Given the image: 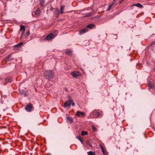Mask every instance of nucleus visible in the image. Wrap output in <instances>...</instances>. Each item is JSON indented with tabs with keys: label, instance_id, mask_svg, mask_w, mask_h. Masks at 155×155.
Masks as SVG:
<instances>
[{
	"label": "nucleus",
	"instance_id": "nucleus-8",
	"mask_svg": "<svg viewBox=\"0 0 155 155\" xmlns=\"http://www.w3.org/2000/svg\"><path fill=\"white\" fill-rule=\"evenodd\" d=\"M65 6L64 5H62L60 8V14H63L64 12V10L65 8Z\"/></svg>",
	"mask_w": 155,
	"mask_h": 155
},
{
	"label": "nucleus",
	"instance_id": "nucleus-29",
	"mask_svg": "<svg viewBox=\"0 0 155 155\" xmlns=\"http://www.w3.org/2000/svg\"><path fill=\"white\" fill-rule=\"evenodd\" d=\"M19 91H20V94L21 95H23V94L25 92H24V91H21V90L20 89L19 90Z\"/></svg>",
	"mask_w": 155,
	"mask_h": 155
},
{
	"label": "nucleus",
	"instance_id": "nucleus-31",
	"mask_svg": "<svg viewBox=\"0 0 155 155\" xmlns=\"http://www.w3.org/2000/svg\"><path fill=\"white\" fill-rule=\"evenodd\" d=\"M29 35H30L29 31H27L26 32V35L27 36H28Z\"/></svg>",
	"mask_w": 155,
	"mask_h": 155
},
{
	"label": "nucleus",
	"instance_id": "nucleus-13",
	"mask_svg": "<svg viewBox=\"0 0 155 155\" xmlns=\"http://www.w3.org/2000/svg\"><path fill=\"white\" fill-rule=\"evenodd\" d=\"M20 31H22L23 32H25V27L24 25H21L20 29Z\"/></svg>",
	"mask_w": 155,
	"mask_h": 155
},
{
	"label": "nucleus",
	"instance_id": "nucleus-7",
	"mask_svg": "<svg viewBox=\"0 0 155 155\" xmlns=\"http://www.w3.org/2000/svg\"><path fill=\"white\" fill-rule=\"evenodd\" d=\"M32 108V105L31 104H28L26 107L25 109L26 111L28 112L31 111Z\"/></svg>",
	"mask_w": 155,
	"mask_h": 155
},
{
	"label": "nucleus",
	"instance_id": "nucleus-16",
	"mask_svg": "<svg viewBox=\"0 0 155 155\" xmlns=\"http://www.w3.org/2000/svg\"><path fill=\"white\" fill-rule=\"evenodd\" d=\"M148 85L149 88L150 89H152L153 88V83L151 82L150 81L148 83Z\"/></svg>",
	"mask_w": 155,
	"mask_h": 155
},
{
	"label": "nucleus",
	"instance_id": "nucleus-6",
	"mask_svg": "<svg viewBox=\"0 0 155 155\" xmlns=\"http://www.w3.org/2000/svg\"><path fill=\"white\" fill-rule=\"evenodd\" d=\"M54 13L55 14L56 17H58L59 16V15L60 14V11L59 8H55L54 9Z\"/></svg>",
	"mask_w": 155,
	"mask_h": 155
},
{
	"label": "nucleus",
	"instance_id": "nucleus-17",
	"mask_svg": "<svg viewBox=\"0 0 155 155\" xmlns=\"http://www.w3.org/2000/svg\"><path fill=\"white\" fill-rule=\"evenodd\" d=\"M100 148L103 154H104L105 153V152L104 148H103V147H102V145L101 144L100 145Z\"/></svg>",
	"mask_w": 155,
	"mask_h": 155
},
{
	"label": "nucleus",
	"instance_id": "nucleus-11",
	"mask_svg": "<svg viewBox=\"0 0 155 155\" xmlns=\"http://www.w3.org/2000/svg\"><path fill=\"white\" fill-rule=\"evenodd\" d=\"M76 115L77 116H80L81 115H84V113L83 112L78 111Z\"/></svg>",
	"mask_w": 155,
	"mask_h": 155
},
{
	"label": "nucleus",
	"instance_id": "nucleus-26",
	"mask_svg": "<svg viewBox=\"0 0 155 155\" xmlns=\"http://www.w3.org/2000/svg\"><path fill=\"white\" fill-rule=\"evenodd\" d=\"M95 115L97 117H100L101 115V114L99 112H95Z\"/></svg>",
	"mask_w": 155,
	"mask_h": 155
},
{
	"label": "nucleus",
	"instance_id": "nucleus-5",
	"mask_svg": "<svg viewBox=\"0 0 155 155\" xmlns=\"http://www.w3.org/2000/svg\"><path fill=\"white\" fill-rule=\"evenodd\" d=\"M71 103V101L69 100L66 101L64 104V107H70Z\"/></svg>",
	"mask_w": 155,
	"mask_h": 155
},
{
	"label": "nucleus",
	"instance_id": "nucleus-1",
	"mask_svg": "<svg viewBox=\"0 0 155 155\" xmlns=\"http://www.w3.org/2000/svg\"><path fill=\"white\" fill-rule=\"evenodd\" d=\"M45 78L48 80H51L54 77V74L51 70L46 71L44 72Z\"/></svg>",
	"mask_w": 155,
	"mask_h": 155
},
{
	"label": "nucleus",
	"instance_id": "nucleus-36",
	"mask_svg": "<svg viewBox=\"0 0 155 155\" xmlns=\"http://www.w3.org/2000/svg\"><path fill=\"white\" fill-rule=\"evenodd\" d=\"M155 44V42H153L151 44V45H153V44Z\"/></svg>",
	"mask_w": 155,
	"mask_h": 155
},
{
	"label": "nucleus",
	"instance_id": "nucleus-38",
	"mask_svg": "<svg viewBox=\"0 0 155 155\" xmlns=\"http://www.w3.org/2000/svg\"><path fill=\"white\" fill-rule=\"evenodd\" d=\"M68 99H69V98H70V96H69V97H68Z\"/></svg>",
	"mask_w": 155,
	"mask_h": 155
},
{
	"label": "nucleus",
	"instance_id": "nucleus-37",
	"mask_svg": "<svg viewBox=\"0 0 155 155\" xmlns=\"http://www.w3.org/2000/svg\"><path fill=\"white\" fill-rule=\"evenodd\" d=\"M57 32V31L56 30H54V32L56 33Z\"/></svg>",
	"mask_w": 155,
	"mask_h": 155
},
{
	"label": "nucleus",
	"instance_id": "nucleus-33",
	"mask_svg": "<svg viewBox=\"0 0 155 155\" xmlns=\"http://www.w3.org/2000/svg\"><path fill=\"white\" fill-rule=\"evenodd\" d=\"M123 1V0H120L119 1V3L120 4Z\"/></svg>",
	"mask_w": 155,
	"mask_h": 155
},
{
	"label": "nucleus",
	"instance_id": "nucleus-22",
	"mask_svg": "<svg viewBox=\"0 0 155 155\" xmlns=\"http://www.w3.org/2000/svg\"><path fill=\"white\" fill-rule=\"evenodd\" d=\"M114 5V4L113 3H112L110 5H109V6H108L107 9V11H109L110 8H111V7Z\"/></svg>",
	"mask_w": 155,
	"mask_h": 155
},
{
	"label": "nucleus",
	"instance_id": "nucleus-18",
	"mask_svg": "<svg viewBox=\"0 0 155 155\" xmlns=\"http://www.w3.org/2000/svg\"><path fill=\"white\" fill-rule=\"evenodd\" d=\"M45 0H40V5L41 6L44 5V4L45 3Z\"/></svg>",
	"mask_w": 155,
	"mask_h": 155
},
{
	"label": "nucleus",
	"instance_id": "nucleus-39",
	"mask_svg": "<svg viewBox=\"0 0 155 155\" xmlns=\"http://www.w3.org/2000/svg\"><path fill=\"white\" fill-rule=\"evenodd\" d=\"M13 59L12 58V59L11 60H13Z\"/></svg>",
	"mask_w": 155,
	"mask_h": 155
},
{
	"label": "nucleus",
	"instance_id": "nucleus-19",
	"mask_svg": "<svg viewBox=\"0 0 155 155\" xmlns=\"http://www.w3.org/2000/svg\"><path fill=\"white\" fill-rule=\"evenodd\" d=\"M88 155H95L94 152L90 151L87 152Z\"/></svg>",
	"mask_w": 155,
	"mask_h": 155
},
{
	"label": "nucleus",
	"instance_id": "nucleus-24",
	"mask_svg": "<svg viewBox=\"0 0 155 155\" xmlns=\"http://www.w3.org/2000/svg\"><path fill=\"white\" fill-rule=\"evenodd\" d=\"M67 119L71 123H72L73 122V119L71 117H67Z\"/></svg>",
	"mask_w": 155,
	"mask_h": 155
},
{
	"label": "nucleus",
	"instance_id": "nucleus-34",
	"mask_svg": "<svg viewBox=\"0 0 155 155\" xmlns=\"http://www.w3.org/2000/svg\"><path fill=\"white\" fill-rule=\"evenodd\" d=\"M25 32H23V31H22V33H21V37L23 35L24 33Z\"/></svg>",
	"mask_w": 155,
	"mask_h": 155
},
{
	"label": "nucleus",
	"instance_id": "nucleus-32",
	"mask_svg": "<svg viewBox=\"0 0 155 155\" xmlns=\"http://www.w3.org/2000/svg\"><path fill=\"white\" fill-rule=\"evenodd\" d=\"M54 9V8H53L52 7H51L50 8V10L51 11H52L53 9Z\"/></svg>",
	"mask_w": 155,
	"mask_h": 155
},
{
	"label": "nucleus",
	"instance_id": "nucleus-25",
	"mask_svg": "<svg viewBox=\"0 0 155 155\" xmlns=\"http://www.w3.org/2000/svg\"><path fill=\"white\" fill-rule=\"evenodd\" d=\"M92 129L94 131L96 132L97 131V129L95 127V126L94 125H92Z\"/></svg>",
	"mask_w": 155,
	"mask_h": 155
},
{
	"label": "nucleus",
	"instance_id": "nucleus-28",
	"mask_svg": "<svg viewBox=\"0 0 155 155\" xmlns=\"http://www.w3.org/2000/svg\"><path fill=\"white\" fill-rule=\"evenodd\" d=\"M92 15V13L90 12L88 14L86 15L84 17H85L91 16Z\"/></svg>",
	"mask_w": 155,
	"mask_h": 155
},
{
	"label": "nucleus",
	"instance_id": "nucleus-30",
	"mask_svg": "<svg viewBox=\"0 0 155 155\" xmlns=\"http://www.w3.org/2000/svg\"><path fill=\"white\" fill-rule=\"evenodd\" d=\"M71 105L72 106H74L75 105L73 101H72V100H71Z\"/></svg>",
	"mask_w": 155,
	"mask_h": 155
},
{
	"label": "nucleus",
	"instance_id": "nucleus-23",
	"mask_svg": "<svg viewBox=\"0 0 155 155\" xmlns=\"http://www.w3.org/2000/svg\"><path fill=\"white\" fill-rule=\"evenodd\" d=\"M87 134V132L86 131H82L81 132V135L84 136Z\"/></svg>",
	"mask_w": 155,
	"mask_h": 155
},
{
	"label": "nucleus",
	"instance_id": "nucleus-40",
	"mask_svg": "<svg viewBox=\"0 0 155 155\" xmlns=\"http://www.w3.org/2000/svg\"><path fill=\"white\" fill-rule=\"evenodd\" d=\"M116 0H114V1H115Z\"/></svg>",
	"mask_w": 155,
	"mask_h": 155
},
{
	"label": "nucleus",
	"instance_id": "nucleus-10",
	"mask_svg": "<svg viewBox=\"0 0 155 155\" xmlns=\"http://www.w3.org/2000/svg\"><path fill=\"white\" fill-rule=\"evenodd\" d=\"M95 26V25L93 24H88L87 25V28H90V29H92L93 27H94Z\"/></svg>",
	"mask_w": 155,
	"mask_h": 155
},
{
	"label": "nucleus",
	"instance_id": "nucleus-35",
	"mask_svg": "<svg viewBox=\"0 0 155 155\" xmlns=\"http://www.w3.org/2000/svg\"><path fill=\"white\" fill-rule=\"evenodd\" d=\"M23 94H24V96L25 97L26 96H27V95L25 93V92H24V93Z\"/></svg>",
	"mask_w": 155,
	"mask_h": 155
},
{
	"label": "nucleus",
	"instance_id": "nucleus-3",
	"mask_svg": "<svg viewBox=\"0 0 155 155\" xmlns=\"http://www.w3.org/2000/svg\"><path fill=\"white\" fill-rule=\"evenodd\" d=\"M71 74L73 77L77 78L80 75V74L79 72L77 71H74L71 73Z\"/></svg>",
	"mask_w": 155,
	"mask_h": 155
},
{
	"label": "nucleus",
	"instance_id": "nucleus-9",
	"mask_svg": "<svg viewBox=\"0 0 155 155\" xmlns=\"http://www.w3.org/2000/svg\"><path fill=\"white\" fill-rule=\"evenodd\" d=\"M88 30V29L87 28H84L82 29L81 31H80V33L81 35H82V34H83L86 32H87Z\"/></svg>",
	"mask_w": 155,
	"mask_h": 155
},
{
	"label": "nucleus",
	"instance_id": "nucleus-2",
	"mask_svg": "<svg viewBox=\"0 0 155 155\" xmlns=\"http://www.w3.org/2000/svg\"><path fill=\"white\" fill-rule=\"evenodd\" d=\"M55 36L54 34L51 33L46 37L45 39L47 40H50L51 39H53L54 37Z\"/></svg>",
	"mask_w": 155,
	"mask_h": 155
},
{
	"label": "nucleus",
	"instance_id": "nucleus-4",
	"mask_svg": "<svg viewBox=\"0 0 155 155\" xmlns=\"http://www.w3.org/2000/svg\"><path fill=\"white\" fill-rule=\"evenodd\" d=\"M23 44L22 42H20L17 45H15L13 47L14 49L16 51L19 48L21 47Z\"/></svg>",
	"mask_w": 155,
	"mask_h": 155
},
{
	"label": "nucleus",
	"instance_id": "nucleus-12",
	"mask_svg": "<svg viewBox=\"0 0 155 155\" xmlns=\"http://www.w3.org/2000/svg\"><path fill=\"white\" fill-rule=\"evenodd\" d=\"M133 6H136L138 7H139L140 8H142L143 6L142 5H141L140 3H137V4H134L133 5Z\"/></svg>",
	"mask_w": 155,
	"mask_h": 155
},
{
	"label": "nucleus",
	"instance_id": "nucleus-14",
	"mask_svg": "<svg viewBox=\"0 0 155 155\" xmlns=\"http://www.w3.org/2000/svg\"><path fill=\"white\" fill-rule=\"evenodd\" d=\"M40 13L41 11L39 9H38L36 10L35 12V14L36 16H37L39 15L40 14Z\"/></svg>",
	"mask_w": 155,
	"mask_h": 155
},
{
	"label": "nucleus",
	"instance_id": "nucleus-15",
	"mask_svg": "<svg viewBox=\"0 0 155 155\" xmlns=\"http://www.w3.org/2000/svg\"><path fill=\"white\" fill-rule=\"evenodd\" d=\"M12 54H10L9 55H8V56H7L5 58V60L6 61H8L10 60L9 59V58H10L11 57V56Z\"/></svg>",
	"mask_w": 155,
	"mask_h": 155
},
{
	"label": "nucleus",
	"instance_id": "nucleus-27",
	"mask_svg": "<svg viewBox=\"0 0 155 155\" xmlns=\"http://www.w3.org/2000/svg\"><path fill=\"white\" fill-rule=\"evenodd\" d=\"M76 138H77V139L81 141L82 144H83V141L81 137L78 136H77L76 137Z\"/></svg>",
	"mask_w": 155,
	"mask_h": 155
},
{
	"label": "nucleus",
	"instance_id": "nucleus-21",
	"mask_svg": "<svg viewBox=\"0 0 155 155\" xmlns=\"http://www.w3.org/2000/svg\"><path fill=\"white\" fill-rule=\"evenodd\" d=\"M71 52L72 51L68 49H67L66 50V53L68 54H71Z\"/></svg>",
	"mask_w": 155,
	"mask_h": 155
},
{
	"label": "nucleus",
	"instance_id": "nucleus-20",
	"mask_svg": "<svg viewBox=\"0 0 155 155\" xmlns=\"http://www.w3.org/2000/svg\"><path fill=\"white\" fill-rule=\"evenodd\" d=\"M5 80L7 82H11L12 81L11 78L10 77H7L5 79Z\"/></svg>",
	"mask_w": 155,
	"mask_h": 155
}]
</instances>
